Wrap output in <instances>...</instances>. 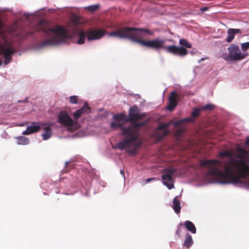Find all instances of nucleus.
<instances>
[{
  "label": "nucleus",
  "mask_w": 249,
  "mask_h": 249,
  "mask_svg": "<svg viewBox=\"0 0 249 249\" xmlns=\"http://www.w3.org/2000/svg\"><path fill=\"white\" fill-rule=\"evenodd\" d=\"M113 119L116 122L124 121L125 119V115L124 113L117 114L113 116Z\"/></svg>",
  "instance_id": "aec40b11"
},
{
  "label": "nucleus",
  "mask_w": 249,
  "mask_h": 249,
  "mask_svg": "<svg viewBox=\"0 0 249 249\" xmlns=\"http://www.w3.org/2000/svg\"><path fill=\"white\" fill-rule=\"evenodd\" d=\"M14 48H0V66L8 65L12 60V55L16 53Z\"/></svg>",
  "instance_id": "423d86ee"
},
{
  "label": "nucleus",
  "mask_w": 249,
  "mask_h": 249,
  "mask_svg": "<svg viewBox=\"0 0 249 249\" xmlns=\"http://www.w3.org/2000/svg\"><path fill=\"white\" fill-rule=\"evenodd\" d=\"M245 148H248L249 147V137L247 138L246 141L245 142V144L243 146Z\"/></svg>",
  "instance_id": "7c9ffc66"
},
{
  "label": "nucleus",
  "mask_w": 249,
  "mask_h": 249,
  "mask_svg": "<svg viewBox=\"0 0 249 249\" xmlns=\"http://www.w3.org/2000/svg\"><path fill=\"white\" fill-rule=\"evenodd\" d=\"M156 49H160L161 48H155ZM165 49V50L170 53L176 55H184L187 53L186 48H162Z\"/></svg>",
  "instance_id": "9d476101"
},
{
  "label": "nucleus",
  "mask_w": 249,
  "mask_h": 249,
  "mask_svg": "<svg viewBox=\"0 0 249 249\" xmlns=\"http://www.w3.org/2000/svg\"><path fill=\"white\" fill-rule=\"evenodd\" d=\"M169 125H170L169 123H168V124L165 123L164 124H160L158 127L157 129V130H164L165 128H166Z\"/></svg>",
  "instance_id": "cd10ccee"
},
{
  "label": "nucleus",
  "mask_w": 249,
  "mask_h": 249,
  "mask_svg": "<svg viewBox=\"0 0 249 249\" xmlns=\"http://www.w3.org/2000/svg\"><path fill=\"white\" fill-rule=\"evenodd\" d=\"M183 121H184L183 120H179V121H176L175 122L174 125L176 126H177L178 125L180 124Z\"/></svg>",
  "instance_id": "2f4dec72"
},
{
  "label": "nucleus",
  "mask_w": 249,
  "mask_h": 249,
  "mask_svg": "<svg viewBox=\"0 0 249 249\" xmlns=\"http://www.w3.org/2000/svg\"><path fill=\"white\" fill-rule=\"evenodd\" d=\"M45 131L41 135L44 140H47L49 139L52 135V130L50 126H47L44 128Z\"/></svg>",
  "instance_id": "a211bd4d"
},
{
  "label": "nucleus",
  "mask_w": 249,
  "mask_h": 249,
  "mask_svg": "<svg viewBox=\"0 0 249 249\" xmlns=\"http://www.w3.org/2000/svg\"><path fill=\"white\" fill-rule=\"evenodd\" d=\"M182 132H183L182 129H181V128H179V129H178L177 130V131H176V134H177V135H178V136H179V135H180L181 134V133H182Z\"/></svg>",
  "instance_id": "473e14b6"
},
{
  "label": "nucleus",
  "mask_w": 249,
  "mask_h": 249,
  "mask_svg": "<svg viewBox=\"0 0 249 249\" xmlns=\"http://www.w3.org/2000/svg\"><path fill=\"white\" fill-rule=\"evenodd\" d=\"M214 107V106L212 104H208L201 108V110H212Z\"/></svg>",
  "instance_id": "393cba45"
},
{
  "label": "nucleus",
  "mask_w": 249,
  "mask_h": 249,
  "mask_svg": "<svg viewBox=\"0 0 249 249\" xmlns=\"http://www.w3.org/2000/svg\"><path fill=\"white\" fill-rule=\"evenodd\" d=\"M169 134L168 130H164L162 134L156 133V137L159 140H161L163 137L167 136Z\"/></svg>",
  "instance_id": "b1692460"
},
{
  "label": "nucleus",
  "mask_w": 249,
  "mask_h": 249,
  "mask_svg": "<svg viewBox=\"0 0 249 249\" xmlns=\"http://www.w3.org/2000/svg\"><path fill=\"white\" fill-rule=\"evenodd\" d=\"M99 7L98 5H93L91 6H89L87 7V9L89 10L90 11H94L96 10Z\"/></svg>",
  "instance_id": "c756f323"
},
{
  "label": "nucleus",
  "mask_w": 249,
  "mask_h": 249,
  "mask_svg": "<svg viewBox=\"0 0 249 249\" xmlns=\"http://www.w3.org/2000/svg\"><path fill=\"white\" fill-rule=\"evenodd\" d=\"M182 226L183 224L182 223H179L178 226V229L176 231V234L178 235V237H180V233L181 232Z\"/></svg>",
  "instance_id": "c85d7f7f"
},
{
  "label": "nucleus",
  "mask_w": 249,
  "mask_h": 249,
  "mask_svg": "<svg viewBox=\"0 0 249 249\" xmlns=\"http://www.w3.org/2000/svg\"><path fill=\"white\" fill-rule=\"evenodd\" d=\"M120 173L124 177V171L122 170H120Z\"/></svg>",
  "instance_id": "e433bc0d"
},
{
  "label": "nucleus",
  "mask_w": 249,
  "mask_h": 249,
  "mask_svg": "<svg viewBox=\"0 0 249 249\" xmlns=\"http://www.w3.org/2000/svg\"><path fill=\"white\" fill-rule=\"evenodd\" d=\"M228 151L221 152V157H230L229 160H200V166L208 170L207 176L211 177L215 182L220 184H237L241 179L249 175V165L243 159L238 160L231 157Z\"/></svg>",
  "instance_id": "f257e3e1"
},
{
  "label": "nucleus",
  "mask_w": 249,
  "mask_h": 249,
  "mask_svg": "<svg viewBox=\"0 0 249 249\" xmlns=\"http://www.w3.org/2000/svg\"><path fill=\"white\" fill-rule=\"evenodd\" d=\"M231 47H238V45H236L235 44H232V45H231Z\"/></svg>",
  "instance_id": "58836bf2"
},
{
  "label": "nucleus",
  "mask_w": 249,
  "mask_h": 249,
  "mask_svg": "<svg viewBox=\"0 0 249 249\" xmlns=\"http://www.w3.org/2000/svg\"><path fill=\"white\" fill-rule=\"evenodd\" d=\"M185 227L188 231L192 233H196V228L195 225L190 221L187 220L184 223Z\"/></svg>",
  "instance_id": "4468645a"
},
{
  "label": "nucleus",
  "mask_w": 249,
  "mask_h": 249,
  "mask_svg": "<svg viewBox=\"0 0 249 249\" xmlns=\"http://www.w3.org/2000/svg\"><path fill=\"white\" fill-rule=\"evenodd\" d=\"M81 110L76 111L73 114L74 121H77L79 118L81 116Z\"/></svg>",
  "instance_id": "a878e982"
},
{
  "label": "nucleus",
  "mask_w": 249,
  "mask_h": 249,
  "mask_svg": "<svg viewBox=\"0 0 249 249\" xmlns=\"http://www.w3.org/2000/svg\"><path fill=\"white\" fill-rule=\"evenodd\" d=\"M243 52L239 49V48H228L229 54H223L222 58L228 62L232 61L239 60L244 58L247 54L246 51L249 48H241Z\"/></svg>",
  "instance_id": "39448f33"
},
{
  "label": "nucleus",
  "mask_w": 249,
  "mask_h": 249,
  "mask_svg": "<svg viewBox=\"0 0 249 249\" xmlns=\"http://www.w3.org/2000/svg\"><path fill=\"white\" fill-rule=\"evenodd\" d=\"M36 123L34 122L32 123V124L27 127L26 130L22 132V134L24 135H28L32 133L38 132L40 129V126L38 125H35Z\"/></svg>",
  "instance_id": "f8f14e48"
},
{
  "label": "nucleus",
  "mask_w": 249,
  "mask_h": 249,
  "mask_svg": "<svg viewBox=\"0 0 249 249\" xmlns=\"http://www.w3.org/2000/svg\"><path fill=\"white\" fill-rule=\"evenodd\" d=\"M193 241L192 236L187 233L185 235V240L184 242V246L187 249H189L193 245Z\"/></svg>",
  "instance_id": "2eb2a0df"
},
{
  "label": "nucleus",
  "mask_w": 249,
  "mask_h": 249,
  "mask_svg": "<svg viewBox=\"0 0 249 249\" xmlns=\"http://www.w3.org/2000/svg\"><path fill=\"white\" fill-rule=\"evenodd\" d=\"M241 47H249V42L242 43L241 44Z\"/></svg>",
  "instance_id": "72a5a7b5"
},
{
  "label": "nucleus",
  "mask_w": 249,
  "mask_h": 249,
  "mask_svg": "<svg viewBox=\"0 0 249 249\" xmlns=\"http://www.w3.org/2000/svg\"><path fill=\"white\" fill-rule=\"evenodd\" d=\"M128 116V121L132 124L127 128H123V136L124 138L122 141L117 143L113 148L120 150H125L129 155L132 156L137 154V149L141 144V142H137L140 135L137 129L146 124V122L137 123L136 121L145 118L146 114L145 113L138 112V107H133L130 108Z\"/></svg>",
  "instance_id": "7ed1b4c3"
},
{
  "label": "nucleus",
  "mask_w": 249,
  "mask_h": 249,
  "mask_svg": "<svg viewBox=\"0 0 249 249\" xmlns=\"http://www.w3.org/2000/svg\"><path fill=\"white\" fill-rule=\"evenodd\" d=\"M176 172V169L172 168H167L163 170V174L161 176L163 183L169 189H171L174 187L172 176Z\"/></svg>",
  "instance_id": "0eeeda50"
},
{
  "label": "nucleus",
  "mask_w": 249,
  "mask_h": 249,
  "mask_svg": "<svg viewBox=\"0 0 249 249\" xmlns=\"http://www.w3.org/2000/svg\"><path fill=\"white\" fill-rule=\"evenodd\" d=\"M57 122L65 126H71L74 124V121L66 111H61L57 115Z\"/></svg>",
  "instance_id": "6e6552de"
},
{
  "label": "nucleus",
  "mask_w": 249,
  "mask_h": 249,
  "mask_svg": "<svg viewBox=\"0 0 249 249\" xmlns=\"http://www.w3.org/2000/svg\"><path fill=\"white\" fill-rule=\"evenodd\" d=\"M156 180L155 178H148L146 179L145 181L146 183H148L152 180Z\"/></svg>",
  "instance_id": "f704fd0d"
},
{
  "label": "nucleus",
  "mask_w": 249,
  "mask_h": 249,
  "mask_svg": "<svg viewBox=\"0 0 249 249\" xmlns=\"http://www.w3.org/2000/svg\"><path fill=\"white\" fill-rule=\"evenodd\" d=\"M179 44L180 47H191L192 44H190L186 39H181L179 40Z\"/></svg>",
  "instance_id": "5701e85b"
},
{
  "label": "nucleus",
  "mask_w": 249,
  "mask_h": 249,
  "mask_svg": "<svg viewBox=\"0 0 249 249\" xmlns=\"http://www.w3.org/2000/svg\"><path fill=\"white\" fill-rule=\"evenodd\" d=\"M242 31L239 29L230 28L227 31L228 36L226 38V41L228 42H231L234 38L236 34H241Z\"/></svg>",
  "instance_id": "9b49d317"
},
{
  "label": "nucleus",
  "mask_w": 249,
  "mask_h": 249,
  "mask_svg": "<svg viewBox=\"0 0 249 249\" xmlns=\"http://www.w3.org/2000/svg\"><path fill=\"white\" fill-rule=\"evenodd\" d=\"M205 59H207V58H201V59H200V61H203V60H204Z\"/></svg>",
  "instance_id": "a19ab883"
},
{
  "label": "nucleus",
  "mask_w": 249,
  "mask_h": 249,
  "mask_svg": "<svg viewBox=\"0 0 249 249\" xmlns=\"http://www.w3.org/2000/svg\"><path fill=\"white\" fill-rule=\"evenodd\" d=\"M110 127L112 128H116L117 127H120L122 130L121 134L123 136V128H127V127L124 126V123L121 122H113L110 124Z\"/></svg>",
  "instance_id": "6ab92c4d"
},
{
  "label": "nucleus",
  "mask_w": 249,
  "mask_h": 249,
  "mask_svg": "<svg viewBox=\"0 0 249 249\" xmlns=\"http://www.w3.org/2000/svg\"><path fill=\"white\" fill-rule=\"evenodd\" d=\"M36 30H42L47 36L52 37L51 38L44 41L39 47L59 45L62 43H67L70 41L77 45H82L84 43L86 37L89 41H91L101 38L106 34L105 30L90 29L86 32L81 31L71 37H69L64 28L60 26L55 28H45L43 27V21L38 23Z\"/></svg>",
  "instance_id": "f03ea898"
},
{
  "label": "nucleus",
  "mask_w": 249,
  "mask_h": 249,
  "mask_svg": "<svg viewBox=\"0 0 249 249\" xmlns=\"http://www.w3.org/2000/svg\"><path fill=\"white\" fill-rule=\"evenodd\" d=\"M79 110H81V114L86 113H88L90 112V107L89 106L88 103L85 102L84 104L83 107L80 108Z\"/></svg>",
  "instance_id": "412c9836"
},
{
  "label": "nucleus",
  "mask_w": 249,
  "mask_h": 249,
  "mask_svg": "<svg viewBox=\"0 0 249 249\" xmlns=\"http://www.w3.org/2000/svg\"><path fill=\"white\" fill-rule=\"evenodd\" d=\"M17 143L19 145H27L30 143V140L24 136H20L17 138Z\"/></svg>",
  "instance_id": "f3484780"
},
{
  "label": "nucleus",
  "mask_w": 249,
  "mask_h": 249,
  "mask_svg": "<svg viewBox=\"0 0 249 249\" xmlns=\"http://www.w3.org/2000/svg\"><path fill=\"white\" fill-rule=\"evenodd\" d=\"M143 33L149 35H153V33L147 29L125 27L115 32L110 33L109 36L127 38L132 42L145 47H161L166 41L165 39L161 37H158L152 40H144L142 39Z\"/></svg>",
  "instance_id": "20e7f679"
},
{
  "label": "nucleus",
  "mask_w": 249,
  "mask_h": 249,
  "mask_svg": "<svg viewBox=\"0 0 249 249\" xmlns=\"http://www.w3.org/2000/svg\"><path fill=\"white\" fill-rule=\"evenodd\" d=\"M208 9V8L207 7H203L200 8V11L202 12H204V11L207 10Z\"/></svg>",
  "instance_id": "c9c22d12"
},
{
  "label": "nucleus",
  "mask_w": 249,
  "mask_h": 249,
  "mask_svg": "<svg viewBox=\"0 0 249 249\" xmlns=\"http://www.w3.org/2000/svg\"><path fill=\"white\" fill-rule=\"evenodd\" d=\"M0 47H4V46H0Z\"/></svg>",
  "instance_id": "79ce46f5"
},
{
  "label": "nucleus",
  "mask_w": 249,
  "mask_h": 249,
  "mask_svg": "<svg viewBox=\"0 0 249 249\" xmlns=\"http://www.w3.org/2000/svg\"><path fill=\"white\" fill-rule=\"evenodd\" d=\"M172 207L176 213H178L180 212V201L178 199V196H176L173 199Z\"/></svg>",
  "instance_id": "ddd939ff"
},
{
  "label": "nucleus",
  "mask_w": 249,
  "mask_h": 249,
  "mask_svg": "<svg viewBox=\"0 0 249 249\" xmlns=\"http://www.w3.org/2000/svg\"><path fill=\"white\" fill-rule=\"evenodd\" d=\"M24 15V16H25V17H26V18H28L29 16H30V15H29V14H27V13H25Z\"/></svg>",
  "instance_id": "4c0bfd02"
},
{
  "label": "nucleus",
  "mask_w": 249,
  "mask_h": 249,
  "mask_svg": "<svg viewBox=\"0 0 249 249\" xmlns=\"http://www.w3.org/2000/svg\"><path fill=\"white\" fill-rule=\"evenodd\" d=\"M70 101L71 103L76 104L78 102V98L77 96H71L70 98Z\"/></svg>",
  "instance_id": "bb28decb"
},
{
  "label": "nucleus",
  "mask_w": 249,
  "mask_h": 249,
  "mask_svg": "<svg viewBox=\"0 0 249 249\" xmlns=\"http://www.w3.org/2000/svg\"><path fill=\"white\" fill-rule=\"evenodd\" d=\"M201 110V109L199 108L193 109L192 112V117L186 118L184 120L188 122H194L195 118L199 115Z\"/></svg>",
  "instance_id": "dca6fc26"
},
{
  "label": "nucleus",
  "mask_w": 249,
  "mask_h": 249,
  "mask_svg": "<svg viewBox=\"0 0 249 249\" xmlns=\"http://www.w3.org/2000/svg\"><path fill=\"white\" fill-rule=\"evenodd\" d=\"M168 47H177L176 46H175L174 45H169Z\"/></svg>",
  "instance_id": "ea45409f"
},
{
  "label": "nucleus",
  "mask_w": 249,
  "mask_h": 249,
  "mask_svg": "<svg viewBox=\"0 0 249 249\" xmlns=\"http://www.w3.org/2000/svg\"><path fill=\"white\" fill-rule=\"evenodd\" d=\"M238 150L240 151L242 154L238 156L237 157L241 158L240 160L242 159L241 158L242 157H249V151H246L245 149H244L243 148H238Z\"/></svg>",
  "instance_id": "4be33fe9"
},
{
  "label": "nucleus",
  "mask_w": 249,
  "mask_h": 249,
  "mask_svg": "<svg viewBox=\"0 0 249 249\" xmlns=\"http://www.w3.org/2000/svg\"><path fill=\"white\" fill-rule=\"evenodd\" d=\"M180 99V97L175 91H172L169 98V105L167 109L173 110L177 106L178 102Z\"/></svg>",
  "instance_id": "1a4fd4ad"
}]
</instances>
